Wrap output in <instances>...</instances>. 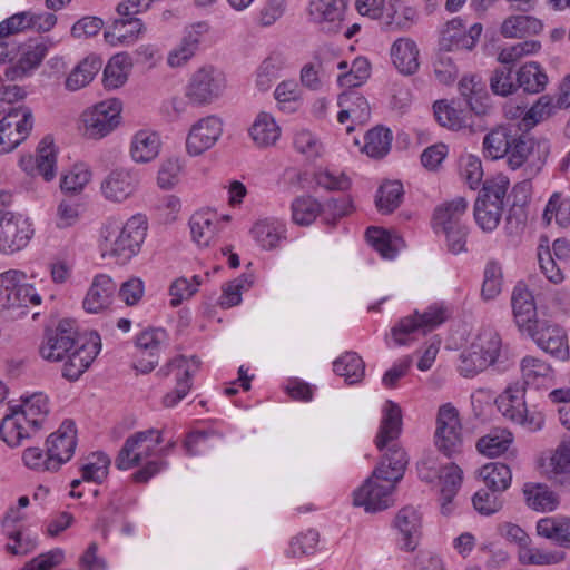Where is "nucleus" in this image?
Returning a JSON list of instances; mask_svg holds the SVG:
<instances>
[{
  "mask_svg": "<svg viewBox=\"0 0 570 570\" xmlns=\"http://www.w3.org/2000/svg\"><path fill=\"white\" fill-rule=\"evenodd\" d=\"M41 298L35 288L27 284V275L19 269H9L0 274V305L3 308L38 305Z\"/></svg>",
  "mask_w": 570,
  "mask_h": 570,
  "instance_id": "obj_8",
  "label": "nucleus"
},
{
  "mask_svg": "<svg viewBox=\"0 0 570 570\" xmlns=\"http://www.w3.org/2000/svg\"><path fill=\"white\" fill-rule=\"evenodd\" d=\"M511 305L517 326L522 333L531 331L540 322L532 293L524 283H518L511 295Z\"/></svg>",
  "mask_w": 570,
  "mask_h": 570,
  "instance_id": "obj_23",
  "label": "nucleus"
},
{
  "mask_svg": "<svg viewBox=\"0 0 570 570\" xmlns=\"http://www.w3.org/2000/svg\"><path fill=\"white\" fill-rule=\"evenodd\" d=\"M560 110L551 95H541L535 102L525 111L523 122L527 127H534L538 124L553 117Z\"/></svg>",
  "mask_w": 570,
  "mask_h": 570,
  "instance_id": "obj_50",
  "label": "nucleus"
},
{
  "mask_svg": "<svg viewBox=\"0 0 570 570\" xmlns=\"http://www.w3.org/2000/svg\"><path fill=\"white\" fill-rule=\"evenodd\" d=\"M474 509L482 515H491L503 507L501 493L489 489H481L472 498Z\"/></svg>",
  "mask_w": 570,
  "mask_h": 570,
  "instance_id": "obj_63",
  "label": "nucleus"
},
{
  "mask_svg": "<svg viewBox=\"0 0 570 570\" xmlns=\"http://www.w3.org/2000/svg\"><path fill=\"white\" fill-rule=\"evenodd\" d=\"M284 61L281 56H268L258 67L256 72V87L259 91H267L278 78Z\"/></svg>",
  "mask_w": 570,
  "mask_h": 570,
  "instance_id": "obj_59",
  "label": "nucleus"
},
{
  "mask_svg": "<svg viewBox=\"0 0 570 570\" xmlns=\"http://www.w3.org/2000/svg\"><path fill=\"white\" fill-rule=\"evenodd\" d=\"M116 289L117 285L109 275L99 274L95 276L82 302L85 311L96 314L108 308L112 302Z\"/></svg>",
  "mask_w": 570,
  "mask_h": 570,
  "instance_id": "obj_26",
  "label": "nucleus"
},
{
  "mask_svg": "<svg viewBox=\"0 0 570 570\" xmlns=\"http://www.w3.org/2000/svg\"><path fill=\"white\" fill-rule=\"evenodd\" d=\"M193 240L198 246H208L220 232L219 215L210 209L194 213L189 219Z\"/></svg>",
  "mask_w": 570,
  "mask_h": 570,
  "instance_id": "obj_28",
  "label": "nucleus"
},
{
  "mask_svg": "<svg viewBox=\"0 0 570 570\" xmlns=\"http://www.w3.org/2000/svg\"><path fill=\"white\" fill-rule=\"evenodd\" d=\"M515 131L517 128L512 126H499L490 131L483 139L485 155L491 159L504 157L513 142Z\"/></svg>",
  "mask_w": 570,
  "mask_h": 570,
  "instance_id": "obj_38",
  "label": "nucleus"
},
{
  "mask_svg": "<svg viewBox=\"0 0 570 570\" xmlns=\"http://www.w3.org/2000/svg\"><path fill=\"white\" fill-rule=\"evenodd\" d=\"M450 314L451 311L444 303H435L423 313L415 311L412 315L400 320L392 328V337L399 345L409 344L443 324Z\"/></svg>",
  "mask_w": 570,
  "mask_h": 570,
  "instance_id": "obj_5",
  "label": "nucleus"
},
{
  "mask_svg": "<svg viewBox=\"0 0 570 570\" xmlns=\"http://www.w3.org/2000/svg\"><path fill=\"white\" fill-rule=\"evenodd\" d=\"M403 186L400 181H386L377 190L376 207L382 214H390L401 204Z\"/></svg>",
  "mask_w": 570,
  "mask_h": 570,
  "instance_id": "obj_55",
  "label": "nucleus"
},
{
  "mask_svg": "<svg viewBox=\"0 0 570 570\" xmlns=\"http://www.w3.org/2000/svg\"><path fill=\"white\" fill-rule=\"evenodd\" d=\"M509 185V179L503 175L484 183L474 204V218L482 230L492 232L498 227Z\"/></svg>",
  "mask_w": 570,
  "mask_h": 570,
  "instance_id": "obj_4",
  "label": "nucleus"
},
{
  "mask_svg": "<svg viewBox=\"0 0 570 570\" xmlns=\"http://www.w3.org/2000/svg\"><path fill=\"white\" fill-rule=\"evenodd\" d=\"M537 532L540 537L547 538L570 548V519L543 518L537 523Z\"/></svg>",
  "mask_w": 570,
  "mask_h": 570,
  "instance_id": "obj_42",
  "label": "nucleus"
},
{
  "mask_svg": "<svg viewBox=\"0 0 570 570\" xmlns=\"http://www.w3.org/2000/svg\"><path fill=\"white\" fill-rule=\"evenodd\" d=\"M56 150L53 139L46 136L39 144L36 157V170L43 177L45 180L50 181L56 177Z\"/></svg>",
  "mask_w": 570,
  "mask_h": 570,
  "instance_id": "obj_48",
  "label": "nucleus"
},
{
  "mask_svg": "<svg viewBox=\"0 0 570 570\" xmlns=\"http://www.w3.org/2000/svg\"><path fill=\"white\" fill-rule=\"evenodd\" d=\"M518 89L528 95L542 94L549 83L544 68L537 61H529L519 67L515 72Z\"/></svg>",
  "mask_w": 570,
  "mask_h": 570,
  "instance_id": "obj_30",
  "label": "nucleus"
},
{
  "mask_svg": "<svg viewBox=\"0 0 570 570\" xmlns=\"http://www.w3.org/2000/svg\"><path fill=\"white\" fill-rule=\"evenodd\" d=\"M13 407L23 414L33 426L39 429L42 428L49 413L48 397L42 393H35L27 396L22 399L21 404L14 405Z\"/></svg>",
  "mask_w": 570,
  "mask_h": 570,
  "instance_id": "obj_41",
  "label": "nucleus"
},
{
  "mask_svg": "<svg viewBox=\"0 0 570 570\" xmlns=\"http://www.w3.org/2000/svg\"><path fill=\"white\" fill-rule=\"evenodd\" d=\"M147 234V220L142 215L130 217L125 224L109 218L101 228L102 256L118 264H126L139 252Z\"/></svg>",
  "mask_w": 570,
  "mask_h": 570,
  "instance_id": "obj_3",
  "label": "nucleus"
},
{
  "mask_svg": "<svg viewBox=\"0 0 570 570\" xmlns=\"http://www.w3.org/2000/svg\"><path fill=\"white\" fill-rule=\"evenodd\" d=\"M414 11L411 8L404 7L399 0H390L384 10V23L391 29H405L409 28Z\"/></svg>",
  "mask_w": 570,
  "mask_h": 570,
  "instance_id": "obj_60",
  "label": "nucleus"
},
{
  "mask_svg": "<svg viewBox=\"0 0 570 570\" xmlns=\"http://www.w3.org/2000/svg\"><path fill=\"white\" fill-rule=\"evenodd\" d=\"M144 24L136 17H120L116 19L109 30L105 31V39L111 46L131 45L142 32Z\"/></svg>",
  "mask_w": 570,
  "mask_h": 570,
  "instance_id": "obj_32",
  "label": "nucleus"
},
{
  "mask_svg": "<svg viewBox=\"0 0 570 570\" xmlns=\"http://www.w3.org/2000/svg\"><path fill=\"white\" fill-rule=\"evenodd\" d=\"M274 97L279 108L289 112L297 110L302 102V91L294 80H284L278 83Z\"/></svg>",
  "mask_w": 570,
  "mask_h": 570,
  "instance_id": "obj_57",
  "label": "nucleus"
},
{
  "mask_svg": "<svg viewBox=\"0 0 570 570\" xmlns=\"http://www.w3.org/2000/svg\"><path fill=\"white\" fill-rule=\"evenodd\" d=\"M470 345L482 357H487L491 366L497 364L502 351L501 336L492 327L480 328Z\"/></svg>",
  "mask_w": 570,
  "mask_h": 570,
  "instance_id": "obj_35",
  "label": "nucleus"
},
{
  "mask_svg": "<svg viewBox=\"0 0 570 570\" xmlns=\"http://www.w3.org/2000/svg\"><path fill=\"white\" fill-rule=\"evenodd\" d=\"M468 209V202L463 197H456L438 206L434 210L432 225L436 233L440 230L464 225L462 218Z\"/></svg>",
  "mask_w": 570,
  "mask_h": 570,
  "instance_id": "obj_29",
  "label": "nucleus"
},
{
  "mask_svg": "<svg viewBox=\"0 0 570 570\" xmlns=\"http://www.w3.org/2000/svg\"><path fill=\"white\" fill-rule=\"evenodd\" d=\"M482 30L481 23H474L466 29L462 19L454 18L446 22L439 41V48L444 52L472 50Z\"/></svg>",
  "mask_w": 570,
  "mask_h": 570,
  "instance_id": "obj_14",
  "label": "nucleus"
},
{
  "mask_svg": "<svg viewBox=\"0 0 570 570\" xmlns=\"http://www.w3.org/2000/svg\"><path fill=\"white\" fill-rule=\"evenodd\" d=\"M546 353L560 361L569 358V346L566 332L557 324L540 321L538 326L525 333Z\"/></svg>",
  "mask_w": 570,
  "mask_h": 570,
  "instance_id": "obj_16",
  "label": "nucleus"
},
{
  "mask_svg": "<svg viewBox=\"0 0 570 570\" xmlns=\"http://www.w3.org/2000/svg\"><path fill=\"white\" fill-rule=\"evenodd\" d=\"M226 87L225 73L213 66H205L191 76L186 87V97L193 104L204 106L220 97Z\"/></svg>",
  "mask_w": 570,
  "mask_h": 570,
  "instance_id": "obj_7",
  "label": "nucleus"
},
{
  "mask_svg": "<svg viewBox=\"0 0 570 570\" xmlns=\"http://www.w3.org/2000/svg\"><path fill=\"white\" fill-rule=\"evenodd\" d=\"M347 2L348 0H312L309 13L324 29L336 32L344 20Z\"/></svg>",
  "mask_w": 570,
  "mask_h": 570,
  "instance_id": "obj_27",
  "label": "nucleus"
},
{
  "mask_svg": "<svg viewBox=\"0 0 570 570\" xmlns=\"http://www.w3.org/2000/svg\"><path fill=\"white\" fill-rule=\"evenodd\" d=\"M435 445L446 456L462 451L463 434L459 411L451 404H444L439 409Z\"/></svg>",
  "mask_w": 570,
  "mask_h": 570,
  "instance_id": "obj_11",
  "label": "nucleus"
},
{
  "mask_svg": "<svg viewBox=\"0 0 570 570\" xmlns=\"http://www.w3.org/2000/svg\"><path fill=\"white\" fill-rule=\"evenodd\" d=\"M248 132L258 148H266L274 146L279 139L281 128L271 114L261 111L249 127Z\"/></svg>",
  "mask_w": 570,
  "mask_h": 570,
  "instance_id": "obj_33",
  "label": "nucleus"
},
{
  "mask_svg": "<svg viewBox=\"0 0 570 570\" xmlns=\"http://www.w3.org/2000/svg\"><path fill=\"white\" fill-rule=\"evenodd\" d=\"M121 102L108 99L96 104L82 115L85 135L100 139L114 131L120 124Z\"/></svg>",
  "mask_w": 570,
  "mask_h": 570,
  "instance_id": "obj_9",
  "label": "nucleus"
},
{
  "mask_svg": "<svg viewBox=\"0 0 570 570\" xmlns=\"http://www.w3.org/2000/svg\"><path fill=\"white\" fill-rule=\"evenodd\" d=\"M33 236L28 218L6 213L0 218V252L11 255L23 249Z\"/></svg>",
  "mask_w": 570,
  "mask_h": 570,
  "instance_id": "obj_13",
  "label": "nucleus"
},
{
  "mask_svg": "<svg viewBox=\"0 0 570 570\" xmlns=\"http://www.w3.org/2000/svg\"><path fill=\"white\" fill-rule=\"evenodd\" d=\"M333 371L337 375L343 376L346 383L355 384L363 379L365 364L356 353L346 352L334 361Z\"/></svg>",
  "mask_w": 570,
  "mask_h": 570,
  "instance_id": "obj_46",
  "label": "nucleus"
},
{
  "mask_svg": "<svg viewBox=\"0 0 570 570\" xmlns=\"http://www.w3.org/2000/svg\"><path fill=\"white\" fill-rule=\"evenodd\" d=\"M33 127L30 108H11L0 120V153H9L24 141Z\"/></svg>",
  "mask_w": 570,
  "mask_h": 570,
  "instance_id": "obj_10",
  "label": "nucleus"
},
{
  "mask_svg": "<svg viewBox=\"0 0 570 570\" xmlns=\"http://www.w3.org/2000/svg\"><path fill=\"white\" fill-rule=\"evenodd\" d=\"M512 442L511 434L491 433L482 436L476 442V449L487 456H498L504 453Z\"/></svg>",
  "mask_w": 570,
  "mask_h": 570,
  "instance_id": "obj_64",
  "label": "nucleus"
},
{
  "mask_svg": "<svg viewBox=\"0 0 570 570\" xmlns=\"http://www.w3.org/2000/svg\"><path fill=\"white\" fill-rule=\"evenodd\" d=\"M77 430L72 421H63L60 428L49 435L46 441L49 455V465L59 468L68 462L75 453L77 446Z\"/></svg>",
  "mask_w": 570,
  "mask_h": 570,
  "instance_id": "obj_18",
  "label": "nucleus"
},
{
  "mask_svg": "<svg viewBox=\"0 0 570 570\" xmlns=\"http://www.w3.org/2000/svg\"><path fill=\"white\" fill-rule=\"evenodd\" d=\"M223 134V121L217 116H207L195 122L186 138V150L199 156L215 146Z\"/></svg>",
  "mask_w": 570,
  "mask_h": 570,
  "instance_id": "obj_15",
  "label": "nucleus"
},
{
  "mask_svg": "<svg viewBox=\"0 0 570 570\" xmlns=\"http://www.w3.org/2000/svg\"><path fill=\"white\" fill-rule=\"evenodd\" d=\"M401 431V407L393 401H386L374 440L379 451H386L372 474L353 493L354 505L363 507L366 512L385 510L394 502L395 484L403 478L407 465L406 453L396 443Z\"/></svg>",
  "mask_w": 570,
  "mask_h": 570,
  "instance_id": "obj_1",
  "label": "nucleus"
},
{
  "mask_svg": "<svg viewBox=\"0 0 570 570\" xmlns=\"http://www.w3.org/2000/svg\"><path fill=\"white\" fill-rule=\"evenodd\" d=\"M479 475L483 480L487 489L499 493L505 491L512 480L510 468L500 462L485 464L480 470Z\"/></svg>",
  "mask_w": 570,
  "mask_h": 570,
  "instance_id": "obj_44",
  "label": "nucleus"
},
{
  "mask_svg": "<svg viewBox=\"0 0 570 570\" xmlns=\"http://www.w3.org/2000/svg\"><path fill=\"white\" fill-rule=\"evenodd\" d=\"M523 495L527 505L534 511H553L559 504L558 495L542 483H525Z\"/></svg>",
  "mask_w": 570,
  "mask_h": 570,
  "instance_id": "obj_36",
  "label": "nucleus"
},
{
  "mask_svg": "<svg viewBox=\"0 0 570 570\" xmlns=\"http://www.w3.org/2000/svg\"><path fill=\"white\" fill-rule=\"evenodd\" d=\"M433 114L439 125L444 128L460 130L466 127L465 117L446 100L435 101L433 105Z\"/></svg>",
  "mask_w": 570,
  "mask_h": 570,
  "instance_id": "obj_56",
  "label": "nucleus"
},
{
  "mask_svg": "<svg viewBox=\"0 0 570 570\" xmlns=\"http://www.w3.org/2000/svg\"><path fill=\"white\" fill-rule=\"evenodd\" d=\"M542 28V22L539 19L532 16L515 14L503 20L500 32L504 38H523L538 35Z\"/></svg>",
  "mask_w": 570,
  "mask_h": 570,
  "instance_id": "obj_39",
  "label": "nucleus"
},
{
  "mask_svg": "<svg viewBox=\"0 0 570 570\" xmlns=\"http://www.w3.org/2000/svg\"><path fill=\"white\" fill-rule=\"evenodd\" d=\"M78 333L72 322L62 320L55 328H47L39 346L40 356L48 362H61L77 345Z\"/></svg>",
  "mask_w": 570,
  "mask_h": 570,
  "instance_id": "obj_12",
  "label": "nucleus"
},
{
  "mask_svg": "<svg viewBox=\"0 0 570 570\" xmlns=\"http://www.w3.org/2000/svg\"><path fill=\"white\" fill-rule=\"evenodd\" d=\"M337 105L341 110L337 115L340 124L351 120L352 124L346 127L347 132L354 130V125H364L371 118V107L364 96L356 91L343 92L338 96Z\"/></svg>",
  "mask_w": 570,
  "mask_h": 570,
  "instance_id": "obj_22",
  "label": "nucleus"
},
{
  "mask_svg": "<svg viewBox=\"0 0 570 570\" xmlns=\"http://www.w3.org/2000/svg\"><path fill=\"white\" fill-rule=\"evenodd\" d=\"M394 528L399 533V548L412 552L419 546L422 535V514L416 508L406 505L396 513Z\"/></svg>",
  "mask_w": 570,
  "mask_h": 570,
  "instance_id": "obj_19",
  "label": "nucleus"
},
{
  "mask_svg": "<svg viewBox=\"0 0 570 570\" xmlns=\"http://www.w3.org/2000/svg\"><path fill=\"white\" fill-rule=\"evenodd\" d=\"M39 430L23 414L10 406V413L6 414L1 421L0 436L9 446L14 448L21 445L23 440L30 439Z\"/></svg>",
  "mask_w": 570,
  "mask_h": 570,
  "instance_id": "obj_25",
  "label": "nucleus"
},
{
  "mask_svg": "<svg viewBox=\"0 0 570 570\" xmlns=\"http://www.w3.org/2000/svg\"><path fill=\"white\" fill-rule=\"evenodd\" d=\"M540 50V41L525 40L500 48L497 60L502 65H514L528 56L538 53Z\"/></svg>",
  "mask_w": 570,
  "mask_h": 570,
  "instance_id": "obj_52",
  "label": "nucleus"
},
{
  "mask_svg": "<svg viewBox=\"0 0 570 570\" xmlns=\"http://www.w3.org/2000/svg\"><path fill=\"white\" fill-rule=\"evenodd\" d=\"M47 46L39 42H29L19 47L16 53L17 62L4 71L9 80L21 79L36 69L47 55Z\"/></svg>",
  "mask_w": 570,
  "mask_h": 570,
  "instance_id": "obj_24",
  "label": "nucleus"
},
{
  "mask_svg": "<svg viewBox=\"0 0 570 570\" xmlns=\"http://www.w3.org/2000/svg\"><path fill=\"white\" fill-rule=\"evenodd\" d=\"M503 273L502 266L497 261H490L484 268V281L482 284V296L485 299L495 298L502 289Z\"/></svg>",
  "mask_w": 570,
  "mask_h": 570,
  "instance_id": "obj_62",
  "label": "nucleus"
},
{
  "mask_svg": "<svg viewBox=\"0 0 570 570\" xmlns=\"http://www.w3.org/2000/svg\"><path fill=\"white\" fill-rule=\"evenodd\" d=\"M523 386L539 387L541 383L550 380L553 373L550 364L535 356H524L520 362Z\"/></svg>",
  "mask_w": 570,
  "mask_h": 570,
  "instance_id": "obj_40",
  "label": "nucleus"
},
{
  "mask_svg": "<svg viewBox=\"0 0 570 570\" xmlns=\"http://www.w3.org/2000/svg\"><path fill=\"white\" fill-rule=\"evenodd\" d=\"M200 31H188L180 43L174 48L167 57V62L173 68L184 66L196 52L200 42Z\"/></svg>",
  "mask_w": 570,
  "mask_h": 570,
  "instance_id": "obj_47",
  "label": "nucleus"
},
{
  "mask_svg": "<svg viewBox=\"0 0 570 570\" xmlns=\"http://www.w3.org/2000/svg\"><path fill=\"white\" fill-rule=\"evenodd\" d=\"M321 204L311 196H302L292 203V218L297 225L308 226L321 214Z\"/></svg>",
  "mask_w": 570,
  "mask_h": 570,
  "instance_id": "obj_54",
  "label": "nucleus"
},
{
  "mask_svg": "<svg viewBox=\"0 0 570 570\" xmlns=\"http://www.w3.org/2000/svg\"><path fill=\"white\" fill-rule=\"evenodd\" d=\"M110 459L102 452H95L80 468L82 480L101 483L108 475Z\"/></svg>",
  "mask_w": 570,
  "mask_h": 570,
  "instance_id": "obj_58",
  "label": "nucleus"
},
{
  "mask_svg": "<svg viewBox=\"0 0 570 570\" xmlns=\"http://www.w3.org/2000/svg\"><path fill=\"white\" fill-rule=\"evenodd\" d=\"M495 404L505 419L530 432L540 431L544 425L543 412L527 406L525 387L523 385L514 384L507 387L495 399Z\"/></svg>",
  "mask_w": 570,
  "mask_h": 570,
  "instance_id": "obj_6",
  "label": "nucleus"
},
{
  "mask_svg": "<svg viewBox=\"0 0 570 570\" xmlns=\"http://www.w3.org/2000/svg\"><path fill=\"white\" fill-rule=\"evenodd\" d=\"M160 149L159 136L150 130L137 131L131 140L130 156L135 163H149L154 160Z\"/></svg>",
  "mask_w": 570,
  "mask_h": 570,
  "instance_id": "obj_34",
  "label": "nucleus"
},
{
  "mask_svg": "<svg viewBox=\"0 0 570 570\" xmlns=\"http://www.w3.org/2000/svg\"><path fill=\"white\" fill-rule=\"evenodd\" d=\"M139 178L127 168H116L107 174L100 184L104 197L114 203H121L131 197L137 190Z\"/></svg>",
  "mask_w": 570,
  "mask_h": 570,
  "instance_id": "obj_20",
  "label": "nucleus"
},
{
  "mask_svg": "<svg viewBox=\"0 0 570 570\" xmlns=\"http://www.w3.org/2000/svg\"><path fill=\"white\" fill-rule=\"evenodd\" d=\"M535 145L534 138L525 134H519V129H517L513 142L509 146V151L505 155L509 167L515 170L524 165L533 154Z\"/></svg>",
  "mask_w": 570,
  "mask_h": 570,
  "instance_id": "obj_45",
  "label": "nucleus"
},
{
  "mask_svg": "<svg viewBox=\"0 0 570 570\" xmlns=\"http://www.w3.org/2000/svg\"><path fill=\"white\" fill-rule=\"evenodd\" d=\"M391 142V131L384 127L377 126L366 132L363 151L370 157L381 158L389 153Z\"/></svg>",
  "mask_w": 570,
  "mask_h": 570,
  "instance_id": "obj_53",
  "label": "nucleus"
},
{
  "mask_svg": "<svg viewBox=\"0 0 570 570\" xmlns=\"http://www.w3.org/2000/svg\"><path fill=\"white\" fill-rule=\"evenodd\" d=\"M491 366L487 357H482L473 347L469 345L459 355L458 372L463 377H474L479 373Z\"/></svg>",
  "mask_w": 570,
  "mask_h": 570,
  "instance_id": "obj_61",
  "label": "nucleus"
},
{
  "mask_svg": "<svg viewBox=\"0 0 570 570\" xmlns=\"http://www.w3.org/2000/svg\"><path fill=\"white\" fill-rule=\"evenodd\" d=\"M101 67V62L96 58L82 60L67 77L66 87L71 91L79 90L92 81Z\"/></svg>",
  "mask_w": 570,
  "mask_h": 570,
  "instance_id": "obj_51",
  "label": "nucleus"
},
{
  "mask_svg": "<svg viewBox=\"0 0 570 570\" xmlns=\"http://www.w3.org/2000/svg\"><path fill=\"white\" fill-rule=\"evenodd\" d=\"M391 58L395 68L404 75H413L420 67L417 46L410 38H399L394 41Z\"/></svg>",
  "mask_w": 570,
  "mask_h": 570,
  "instance_id": "obj_31",
  "label": "nucleus"
},
{
  "mask_svg": "<svg viewBox=\"0 0 570 570\" xmlns=\"http://www.w3.org/2000/svg\"><path fill=\"white\" fill-rule=\"evenodd\" d=\"M252 235L264 249H273L285 237V225L276 218H264L255 223Z\"/></svg>",
  "mask_w": 570,
  "mask_h": 570,
  "instance_id": "obj_37",
  "label": "nucleus"
},
{
  "mask_svg": "<svg viewBox=\"0 0 570 570\" xmlns=\"http://www.w3.org/2000/svg\"><path fill=\"white\" fill-rule=\"evenodd\" d=\"M131 66V59L127 53L115 55L104 70L105 87L109 89L121 87L128 79Z\"/></svg>",
  "mask_w": 570,
  "mask_h": 570,
  "instance_id": "obj_43",
  "label": "nucleus"
},
{
  "mask_svg": "<svg viewBox=\"0 0 570 570\" xmlns=\"http://www.w3.org/2000/svg\"><path fill=\"white\" fill-rule=\"evenodd\" d=\"M440 485L442 510L445 513L446 504L451 503L462 483V470L456 464H450L440 471Z\"/></svg>",
  "mask_w": 570,
  "mask_h": 570,
  "instance_id": "obj_49",
  "label": "nucleus"
},
{
  "mask_svg": "<svg viewBox=\"0 0 570 570\" xmlns=\"http://www.w3.org/2000/svg\"><path fill=\"white\" fill-rule=\"evenodd\" d=\"M100 348V337L97 333L90 334L88 340L82 343L78 338L76 347L66 355L62 376L69 381L78 380L90 366Z\"/></svg>",
  "mask_w": 570,
  "mask_h": 570,
  "instance_id": "obj_17",
  "label": "nucleus"
},
{
  "mask_svg": "<svg viewBox=\"0 0 570 570\" xmlns=\"http://www.w3.org/2000/svg\"><path fill=\"white\" fill-rule=\"evenodd\" d=\"M163 441V431L158 429L132 433L118 452L115 461L117 469L126 471L139 466L131 478L137 483H147L166 466L161 459L149 460Z\"/></svg>",
  "mask_w": 570,
  "mask_h": 570,
  "instance_id": "obj_2",
  "label": "nucleus"
},
{
  "mask_svg": "<svg viewBox=\"0 0 570 570\" xmlns=\"http://www.w3.org/2000/svg\"><path fill=\"white\" fill-rule=\"evenodd\" d=\"M198 365L199 361L195 356L190 358L178 356L160 370L165 376L173 371H177V385L175 391L167 393L163 399V404L166 407L175 406L187 395L191 387L190 379L198 368Z\"/></svg>",
  "mask_w": 570,
  "mask_h": 570,
  "instance_id": "obj_21",
  "label": "nucleus"
}]
</instances>
